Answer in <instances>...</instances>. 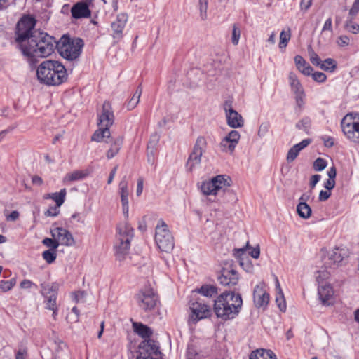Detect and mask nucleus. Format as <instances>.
<instances>
[{
  "mask_svg": "<svg viewBox=\"0 0 359 359\" xmlns=\"http://www.w3.org/2000/svg\"><path fill=\"white\" fill-rule=\"evenodd\" d=\"M35 24L34 18L24 17L18 22L15 32L18 48L31 68L35 67L39 58L50 55L56 46L55 39L35 29Z\"/></svg>",
  "mask_w": 359,
  "mask_h": 359,
  "instance_id": "1",
  "label": "nucleus"
},
{
  "mask_svg": "<svg viewBox=\"0 0 359 359\" xmlns=\"http://www.w3.org/2000/svg\"><path fill=\"white\" fill-rule=\"evenodd\" d=\"M242 305L243 299L240 294L224 292L214 301L213 310L217 318L226 321L239 314Z\"/></svg>",
  "mask_w": 359,
  "mask_h": 359,
  "instance_id": "2",
  "label": "nucleus"
},
{
  "mask_svg": "<svg viewBox=\"0 0 359 359\" xmlns=\"http://www.w3.org/2000/svg\"><path fill=\"white\" fill-rule=\"evenodd\" d=\"M36 76L41 83L48 86H57L67 79V69L57 60H47L37 68Z\"/></svg>",
  "mask_w": 359,
  "mask_h": 359,
  "instance_id": "3",
  "label": "nucleus"
},
{
  "mask_svg": "<svg viewBox=\"0 0 359 359\" xmlns=\"http://www.w3.org/2000/svg\"><path fill=\"white\" fill-rule=\"evenodd\" d=\"M114 121V116L111 105L109 102L105 101L99 116V128L93 133L91 140L95 142H102L104 138H110L109 127L113 125Z\"/></svg>",
  "mask_w": 359,
  "mask_h": 359,
  "instance_id": "4",
  "label": "nucleus"
},
{
  "mask_svg": "<svg viewBox=\"0 0 359 359\" xmlns=\"http://www.w3.org/2000/svg\"><path fill=\"white\" fill-rule=\"evenodd\" d=\"M83 45L81 39H71L66 36H63L57 44L60 55L70 61L76 60L80 56Z\"/></svg>",
  "mask_w": 359,
  "mask_h": 359,
  "instance_id": "5",
  "label": "nucleus"
},
{
  "mask_svg": "<svg viewBox=\"0 0 359 359\" xmlns=\"http://www.w3.org/2000/svg\"><path fill=\"white\" fill-rule=\"evenodd\" d=\"M231 179L226 175H219L210 180L202 182L201 191L204 195L216 196L222 189L229 188L231 185Z\"/></svg>",
  "mask_w": 359,
  "mask_h": 359,
  "instance_id": "6",
  "label": "nucleus"
},
{
  "mask_svg": "<svg viewBox=\"0 0 359 359\" xmlns=\"http://www.w3.org/2000/svg\"><path fill=\"white\" fill-rule=\"evenodd\" d=\"M135 298L139 307L145 311L153 310L158 302V295L150 286L142 288Z\"/></svg>",
  "mask_w": 359,
  "mask_h": 359,
  "instance_id": "7",
  "label": "nucleus"
},
{
  "mask_svg": "<svg viewBox=\"0 0 359 359\" xmlns=\"http://www.w3.org/2000/svg\"><path fill=\"white\" fill-rule=\"evenodd\" d=\"M189 309L191 313L189 315V321L193 324L197 323L202 319L208 318L211 314L210 306L200 298L190 300Z\"/></svg>",
  "mask_w": 359,
  "mask_h": 359,
  "instance_id": "8",
  "label": "nucleus"
},
{
  "mask_svg": "<svg viewBox=\"0 0 359 359\" xmlns=\"http://www.w3.org/2000/svg\"><path fill=\"white\" fill-rule=\"evenodd\" d=\"M350 252L348 248H330L323 260L329 267H338L348 262Z\"/></svg>",
  "mask_w": 359,
  "mask_h": 359,
  "instance_id": "9",
  "label": "nucleus"
},
{
  "mask_svg": "<svg viewBox=\"0 0 359 359\" xmlns=\"http://www.w3.org/2000/svg\"><path fill=\"white\" fill-rule=\"evenodd\" d=\"M341 126L347 138L354 142H359V116L347 114L342 118Z\"/></svg>",
  "mask_w": 359,
  "mask_h": 359,
  "instance_id": "10",
  "label": "nucleus"
},
{
  "mask_svg": "<svg viewBox=\"0 0 359 359\" xmlns=\"http://www.w3.org/2000/svg\"><path fill=\"white\" fill-rule=\"evenodd\" d=\"M155 242L157 247H174V238L163 219H160L156 226Z\"/></svg>",
  "mask_w": 359,
  "mask_h": 359,
  "instance_id": "11",
  "label": "nucleus"
},
{
  "mask_svg": "<svg viewBox=\"0 0 359 359\" xmlns=\"http://www.w3.org/2000/svg\"><path fill=\"white\" fill-rule=\"evenodd\" d=\"M58 287L59 285L56 283L41 284V293L45 298L46 309L55 310V307H57L56 301Z\"/></svg>",
  "mask_w": 359,
  "mask_h": 359,
  "instance_id": "12",
  "label": "nucleus"
},
{
  "mask_svg": "<svg viewBox=\"0 0 359 359\" xmlns=\"http://www.w3.org/2000/svg\"><path fill=\"white\" fill-rule=\"evenodd\" d=\"M207 142L204 137L200 136L197 138L194 149L187 163V167L189 172H191L196 165L201 161V156L206 147Z\"/></svg>",
  "mask_w": 359,
  "mask_h": 359,
  "instance_id": "13",
  "label": "nucleus"
},
{
  "mask_svg": "<svg viewBox=\"0 0 359 359\" xmlns=\"http://www.w3.org/2000/svg\"><path fill=\"white\" fill-rule=\"evenodd\" d=\"M140 354L136 359H158L154 358L153 355L158 357L161 355L159 347L156 343L151 339L144 340L139 345Z\"/></svg>",
  "mask_w": 359,
  "mask_h": 359,
  "instance_id": "14",
  "label": "nucleus"
},
{
  "mask_svg": "<svg viewBox=\"0 0 359 359\" xmlns=\"http://www.w3.org/2000/svg\"><path fill=\"white\" fill-rule=\"evenodd\" d=\"M266 287V284L264 282H260L255 285L253 290V302L256 308L265 309L269 302V294Z\"/></svg>",
  "mask_w": 359,
  "mask_h": 359,
  "instance_id": "15",
  "label": "nucleus"
},
{
  "mask_svg": "<svg viewBox=\"0 0 359 359\" xmlns=\"http://www.w3.org/2000/svg\"><path fill=\"white\" fill-rule=\"evenodd\" d=\"M51 234L55 241V245L53 247H58L59 245L70 246L74 243L71 233L62 227L52 229Z\"/></svg>",
  "mask_w": 359,
  "mask_h": 359,
  "instance_id": "16",
  "label": "nucleus"
},
{
  "mask_svg": "<svg viewBox=\"0 0 359 359\" xmlns=\"http://www.w3.org/2000/svg\"><path fill=\"white\" fill-rule=\"evenodd\" d=\"M224 109L226 112L227 124L233 128H241L244 121L241 115L232 108L231 102L226 101L224 104Z\"/></svg>",
  "mask_w": 359,
  "mask_h": 359,
  "instance_id": "17",
  "label": "nucleus"
},
{
  "mask_svg": "<svg viewBox=\"0 0 359 359\" xmlns=\"http://www.w3.org/2000/svg\"><path fill=\"white\" fill-rule=\"evenodd\" d=\"M251 248H235L233 255L238 259L240 266L246 271L252 269V264L250 260L248 250Z\"/></svg>",
  "mask_w": 359,
  "mask_h": 359,
  "instance_id": "18",
  "label": "nucleus"
},
{
  "mask_svg": "<svg viewBox=\"0 0 359 359\" xmlns=\"http://www.w3.org/2000/svg\"><path fill=\"white\" fill-rule=\"evenodd\" d=\"M220 284L225 286H233L238 283V274L234 269H224L218 278Z\"/></svg>",
  "mask_w": 359,
  "mask_h": 359,
  "instance_id": "19",
  "label": "nucleus"
},
{
  "mask_svg": "<svg viewBox=\"0 0 359 359\" xmlns=\"http://www.w3.org/2000/svg\"><path fill=\"white\" fill-rule=\"evenodd\" d=\"M127 22V15L120 13L117 15L115 21L112 22L111 27L113 31V38L119 40L122 38V32Z\"/></svg>",
  "mask_w": 359,
  "mask_h": 359,
  "instance_id": "20",
  "label": "nucleus"
},
{
  "mask_svg": "<svg viewBox=\"0 0 359 359\" xmlns=\"http://www.w3.org/2000/svg\"><path fill=\"white\" fill-rule=\"evenodd\" d=\"M334 291L330 285L322 284L318 287V295L323 305H330L333 302Z\"/></svg>",
  "mask_w": 359,
  "mask_h": 359,
  "instance_id": "21",
  "label": "nucleus"
},
{
  "mask_svg": "<svg viewBox=\"0 0 359 359\" xmlns=\"http://www.w3.org/2000/svg\"><path fill=\"white\" fill-rule=\"evenodd\" d=\"M118 240L121 245L126 244V245H130V241L134 236V230L128 223H126L123 226L118 227Z\"/></svg>",
  "mask_w": 359,
  "mask_h": 359,
  "instance_id": "22",
  "label": "nucleus"
},
{
  "mask_svg": "<svg viewBox=\"0 0 359 359\" xmlns=\"http://www.w3.org/2000/svg\"><path fill=\"white\" fill-rule=\"evenodd\" d=\"M310 143V139H305L291 147L287 154V161L288 163L294 161L298 156L301 150L306 147Z\"/></svg>",
  "mask_w": 359,
  "mask_h": 359,
  "instance_id": "23",
  "label": "nucleus"
},
{
  "mask_svg": "<svg viewBox=\"0 0 359 359\" xmlns=\"http://www.w3.org/2000/svg\"><path fill=\"white\" fill-rule=\"evenodd\" d=\"M72 17L74 18H89L90 11L85 3H77L71 9Z\"/></svg>",
  "mask_w": 359,
  "mask_h": 359,
  "instance_id": "24",
  "label": "nucleus"
},
{
  "mask_svg": "<svg viewBox=\"0 0 359 359\" xmlns=\"http://www.w3.org/2000/svg\"><path fill=\"white\" fill-rule=\"evenodd\" d=\"M107 138H104L102 141H104L106 143H109L110 141L108 140ZM123 144V138L121 137H118L113 139L112 142H111L110 148L108 149L107 152V157L108 159H111L114 158L120 151Z\"/></svg>",
  "mask_w": 359,
  "mask_h": 359,
  "instance_id": "25",
  "label": "nucleus"
},
{
  "mask_svg": "<svg viewBox=\"0 0 359 359\" xmlns=\"http://www.w3.org/2000/svg\"><path fill=\"white\" fill-rule=\"evenodd\" d=\"M294 62L297 68L306 76H310L311 72L313 71L310 65L308 64L307 62L300 55L295 56Z\"/></svg>",
  "mask_w": 359,
  "mask_h": 359,
  "instance_id": "26",
  "label": "nucleus"
},
{
  "mask_svg": "<svg viewBox=\"0 0 359 359\" xmlns=\"http://www.w3.org/2000/svg\"><path fill=\"white\" fill-rule=\"evenodd\" d=\"M249 359H277L271 350L257 349L250 355Z\"/></svg>",
  "mask_w": 359,
  "mask_h": 359,
  "instance_id": "27",
  "label": "nucleus"
},
{
  "mask_svg": "<svg viewBox=\"0 0 359 359\" xmlns=\"http://www.w3.org/2000/svg\"><path fill=\"white\" fill-rule=\"evenodd\" d=\"M88 174V170H74L72 172L67 174L63 181L67 182L80 180L87 177Z\"/></svg>",
  "mask_w": 359,
  "mask_h": 359,
  "instance_id": "28",
  "label": "nucleus"
},
{
  "mask_svg": "<svg viewBox=\"0 0 359 359\" xmlns=\"http://www.w3.org/2000/svg\"><path fill=\"white\" fill-rule=\"evenodd\" d=\"M194 292L199 293L206 297H212L216 296L218 293L217 288L215 286L210 285H203L201 288Z\"/></svg>",
  "mask_w": 359,
  "mask_h": 359,
  "instance_id": "29",
  "label": "nucleus"
},
{
  "mask_svg": "<svg viewBox=\"0 0 359 359\" xmlns=\"http://www.w3.org/2000/svg\"><path fill=\"white\" fill-rule=\"evenodd\" d=\"M289 80L292 90L295 95L304 93L303 87L296 74L291 72L289 75Z\"/></svg>",
  "mask_w": 359,
  "mask_h": 359,
  "instance_id": "30",
  "label": "nucleus"
},
{
  "mask_svg": "<svg viewBox=\"0 0 359 359\" xmlns=\"http://www.w3.org/2000/svg\"><path fill=\"white\" fill-rule=\"evenodd\" d=\"M133 327L136 333L142 338H148L152 334L151 330L141 323H133Z\"/></svg>",
  "mask_w": 359,
  "mask_h": 359,
  "instance_id": "31",
  "label": "nucleus"
},
{
  "mask_svg": "<svg viewBox=\"0 0 359 359\" xmlns=\"http://www.w3.org/2000/svg\"><path fill=\"white\" fill-rule=\"evenodd\" d=\"M297 212L299 216L303 219H308L311 215V208L305 202H299L297 206Z\"/></svg>",
  "mask_w": 359,
  "mask_h": 359,
  "instance_id": "32",
  "label": "nucleus"
},
{
  "mask_svg": "<svg viewBox=\"0 0 359 359\" xmlns=\"http://www.w3.org/2000/svg\"><path fill=\"white\" fill-rule=\"evenodd\" d=\"M276 288L279 297L276 299V304L280 311H285L286 309V303L284 299L283 292L280 288V285L277 277H276Z\"/></svg>",
  "mask_w": 359,
  "mask_h": 359,
  "instance_id": "33",
  "label": "nucleus"
},
{
  "mask_svg": "<svg viewBox=\"0 0 359 359\" xmlns=\"http://www.w3.org/2000/svg\"><path fill=\"white\" fill-rule=\"evenodd\" d=\"M142 93V88L141 86H139L135 92L134 93L131 99L126 104V107L128 110L133 109L140 102V98Z\"/></svg>",
  "mask_w": 359,
  "mask_h": 359,
  "instance_id": "34",
  "label": "nucleus"
},
{
  "mask_svg": "<svg viewBox=\"0 0 359 359\" xmlns=\"http://www.w3.org/2000/svg\"><path fill=\"white\" fill-rule=\"evenodd\" d=\"M119 190L121 194V202L128 201V180L126 176H124L119 183Z\"/></svg>",
  "mask_w": 359,
  "mask_h": 359,
  "instance_id": "35",
  "label": "nucleus"
},
{
  "mask_svg": "<svg viewBox=\"0 0 359 359\" xmlns=\"http://www.w3.org/2000/svg\"><path fill=\"white\" fill-rule=\"evenodd\" d=\"M236 145L234 142H230L226 137L222 140L219 144L222 151L229 154L233 153Z\"/></svg>",
  "mask_w": 359,
  "mask_h": 359,
  "instance_id": "36",
  "label": "nucleus"
},
{
  "mask_svg": "<svg viewBox=\"0 0 359 359\" xmlns=\"http://www.w3.org/2000/svg\"><path fill=\"white\" fill-rule=\"evenodd\" d=\"M222 191L224 196V202L235 204L238 201L236 192L230 189L229 187L222 189Z\"/></svg>",
  "mask_w": 359,
  "mask_h": 359,
  "instance_id": "37",
  "label": "nucleus"
},
{
  "mask_svg": "<svg viewBox=\"0 0 359 359\" xmlns=\"http://www.w3.org/2000/svg\"><path fill=\"white\" fill-rule=\"evenodd\" d=\"M116 259L118 262L126 261L128 259H131L128 248H116L114 252Z\"/></svg>",
  "mask_w": 359,
  "mask_h": 359,
  "instance_id": "38",
  "label": "nucleus"
},
{
  "mask_svg": "<svg viewBox=\"0 0 359 359\" xmlns=\"http://www.w3.org/2000/svg\"><path fill=\"white\" fill-rule=\"evenodd\" d=\"M57 248H48L42 253L44 260L48 264L53 263L57 257Z\"/></svg>",
  "mask_w": 359,
  "mask_h": 359,
  "instance_id": "39",
  "label": "nucleus"
},
{
  "mask_svg": "<svg viewBox=\"0 0 359 359\" xmlns=\"http://www.w3.org/2000/svg\"><path fill=\"white\" fill-rule=\"evenodd\" d=\"M344 28L348 32H350L353 34L359 33V25L355 22H353V18H348L345 23Z\"/></svg>",
  "mask_w": 359,
  "mask_h": 359,
  "instance_id": "40",
  "label": "nucleus"
},
{
  "mask_svg": "<svg viewBox=\"0 0 359 359\" xmlns=\"http://www.w3.org/2000/svg\"><path fill=\"white\" fill-rule=\"evenodd\" d=\"M66 194L67 191L65 188L61 189L60 192L53 193L52 200L55 202L57 207H60L63 204L65 200Z\"/></svg>",
  "mask_w": 359,
  "mask_h": 359,
  "instance_id": "41",
  "label": "nucleus"
},
{
  "mask_svg": "<svg viewBox=\"0 0 359 359\" xmlns=\"http://www.w3.org/2000/svg\"><path fill=\"white\" fill-rule=\"evenodd\" d=\"M290 38L291 29L288 28L287 31L283 30L280 34V48H285L287 45L288 41L290 40Z\"/></svg>",
  "mask_w": 359,
  "mask_h": 359,
  "instance_id": "42",
  "label": "nucleus"
},
{
  "mask_svg": "<svg viewBox=\"0 0 359 359\" xmlns=\"http://www.w3.org/2000/svg\"><path fill=\"white\" fill-rule=\"evenodd\" d=\"M319 67L325 71L332 72L337 67V62L332 58H327L323 62L321 61Z\"/></svg>",
  "mask_w": 359,
  "mask_h": 359,
  "instance_id": "43",
  "label": "nucleus"
},
{
  "mask_svg": "<svg viewBox=\"0 0 359 359\" xmlns=\"http://www.w3.org/2000/svg\"><path fill=\"white\" fill-rule=\"evenodd\" d=\"M241 36V29L238 24H233L232 27L231 42L233 45H238Z\"/></svg>",
  "mask_w": 359,
  "mask_h": 359,
  "instance_id": "44",
  "label": "nucleus"
},
{
  "mask_svg": "<svg viewBox=\"0 0 359 359\" xmlns=\"http://www.w3.org/2000/svg\"><path fill=\"white\" fill-rule=\"evenodd\" d=\"M15 284V279L0 281V290L3 292L10 290Z\"/></svg>",
  "mask_w": 359,
  "mask_h": 359,
  "instance_id": "45",
  "label": "nucleus"
},
{
  "mask_svg": "<svg viewBox=\"0 0 359 359\" xmlns=\"http://www.w3.org/2000/svg\"><path fill=\"white\" fill-rule=\"evenodd\" d=\"M327 166V162L322 158H318L313 163V169L316 171H321Z\"/></svg>",
  "mask_w": 359,
  "mask_h": 359,
  "instance_id": "46",
  "label": "nucleus"
},
{
  "mask_svg": "<svg viewBox=\"0 0 359 359\" xmlns=\"http://www.w3.org/2000/svg\"><path fill=\"white\" fill-rule=\"evenodd\" d=\"M309 55L311 62L317 67H319L321 62L320 58L318 55L313 50V49L310 47L309 49Z\"/></svg>",
  "mask_w": 359,
  "mask_h": 359,
  "instance_id": "47",
  "label": "nucleus"
},
{
  "mask_svg": "<svg viewBox=\"0 0 359 359\" xmlns=\"http://www.w3.org/2000/svg\"><path fill=\"white\" fill-rule=\"evenodd\" d=\"M310 76H312L314 81L319 83H323L327 79V76L324 73L320 72H312Z\"/></svg>",
  "mask_w": 359,
  "mask_h": 359,
  "instance_id": "48",
  "label": "nucleus"
},
{
  "mask_svg": "<svg viewBox=\"0 0 359 359\" xmlns=\"http://www.w3.org/2000/svg\"><path fill=\"white\" fill-rule=\"evenodd\" d=\"M208 8V0H199V9L202 20L206 18V11Z\"/></svg>",
  "mask_w": 359,
  "mask_h": 359,
  "instance_id": "49",
  "label": "nucleus"
},
{
  "mask_svg": "<svg viewBox=\"0 0 359 359\" xmlns=\"http://www.w3.org/2000/svg\"><path fill=\"white\" fill-rule=\"evenodd\" d=\"M310 123L311 121L309 118H304L296 124V127L299 130H306L309 128Z\"/></svg>",
  "mask_w": 359,
  "mask_h": 359,
  "instance_id": "50",
  "label": "nucleus"
},
{
  "mask_svg": "<svg viewBox=\"0 0 359 359\" xmlns=\"http://www.w3.org/2000/svg\"><path fill=\"white\" fill-rule=\"evenodd\" d=\"M229 139L230 142H233L235 144H238L241 135L240 133L236 130H231L228 133L226 136Z\"/></svg>",
  "mask_w": 359,
  "mask_h": 359,
  "instance_id": "51",
  "label": "nucleus"
},
{
  "mask_svg": "<svg viewBox=\"0 0 359 359\" xmlns=\"http://www.w3.org/2000/svg\"><path fill=\"white\" fill-rule=\"evenodd\" d=\"M337 43L340 47L347 46L350 43V38L346 35H341L337 38Z\"/></svg>",
  "mask_w": 359,
  "mask_h": 359,
  "instance_id": "52",
  "label": "nucleus"
},
{
  "mask_svg": "<svg viewBox=\"0 0 359 359\" xmlns=\"http://www.w3.org/2000/svg\"><path fill=\"white\" fill-rule=\"evenodd\" d=\"M304 97H305L304 93L295 95V100H296L297 107L299 108V111H301L303 109V107H304Z\"/></svg>",
  "mask_w": 359,
  "mask_h": 359,
  "instance_id": "53",
  "label": "nucleus"
},
{
  "mask_svg": "<svg viewBox=\"0 0 359 359\" xmlns=\"http://www.w3.org/2000/svg\"><path fill=\"white\" fill-rule=\"evenodd\" d=\"M269 124L267 123H263L260 125L258 130V135L259 137L264 136L269 131Z\"/></svg>",
  "mask_w": 359,
  "mask_h": 359,
  "instance_id": "54",
  "label": "nucleus"
},
{
  "mask_svg": "<svg viewBox=\"0 0 359 359\" xmlns=\"http://www.w3.org/2000/svg\"><path fill=\"white\" fill-rule=\"evenodd\" d=\"M57 205L49 208L46 212L45 215L46 217L57 216L59 214V208Z\"/></svg>",
  "mask_w": 359,
  "mask_h": 359,
  "instance_id": "55",
  "label": "nucleus"
},
{
  "mask_svg": "<svg viewBox=\"0 0 359 359\" xmlns=\"http://www.w3.org/2000/svg\"><path fill=\"white\" fill-rule=\"evenodd\" d=\"M359 12V3L354 1L351 8L349 11V18H353Z\"/></svg>",
  "mask_w": 359,
  "mask_h": 359,
  "instance_id": "56",
  "label": "nucleus"
},
{
  "mask_svg": "<svg viewBox=\"0 0 359 359\" xmlns=\"http://www.w3.org/2000/svg\"><path fill=\"white\" fill-rule=\"evenodd\" d=\"M325 31H329L330 32H332V24L331 18H329L324 23V25L322 29V32H325Z\"/></svg>",
  "mask_w": 359,
  "mask_h": 359,
  "instance_id": "57",
  "label": "nucleus"
},
{
  "mask_svg": "<svg viewBox=\"0 0 359 359\" xmlns=\"http://www.w3.org/2000/svg\"><path fill=\"white\" fill-rule=\"evenodd\" d=\"M143 184H144V180L142 177H140L137 180V195L140 196L142 193L143 191Z\"/></svg>",
  "mask_w": 359,
  "mask_h": 359,
  "instance_id": "58",
  "label": "nucleus"
},
{
  "mask_svg": "<svg viewBox=\"0 0 359 359\" xmlns=\"http://www.w3.org/2000/svg\"><path fill=\"white\" fill-rule=\"evenodd\" d=\"M331 195V193L329 191H320L319 194V200L321 201H325L327 200Z\"/></svg>",
  "mask_w": 359,
  "mask_h": 359,
  "instance_id": "59",
  "label": "nucleus"
},
{
  "mask_svg": "<svg viewBox=\"0 0 359 359\" xmlns=\"http://www.w3.org/2000/svg\"><path fill=\"white\" fill-rule=\"evenodd\" d=\"M32 286L36 287V285L29 280H24L20 283V287L23 289H29Z\"/></svg>",
  "mask_w": 359,
  "mask_h": 359,
  "instance_id": "60",
  "label": "nucleus"
},
{
  "mask_svg": "<svg viewBox=\"0 0 359 359\" xmlns=\"http://www.w3.org/2000/svg\"><path fill=\"white\" fill-rule=\"evenodd\" d=\"M334 186H335V180L330 179V178L327 180L324 184L325 188H326L329 191L332 189L334 187Z\"/></svg>",
  "mask_w": 359,
  "mask_h": 359,
  "instance_id": "61",
  "label": "nucleus"
},
{
  "mask_svg": "<svg viewBox=\"0 0 359 359\" xmlns=\"http://www.w3.org/2000/svg\"><path fill=\"white\" fill-rule=\"evenodd\" d=\"M260 248H251L248 250L249 255L252 258L257 259L260 255Z\"/></svg>",
  "mask_w": 359,
  "mask_h": 359,
  "instance_id": "62",
  "label": "nucleus"
},
{
  "mask_svg": "<svg viewBox=\"0 0 359 359\" xmlns=\"http://www.w3.org/2000/svg\"><path fill=\"white\" fill-rule=\"evenodd\" d=\"M320 179V175H313L311 177V180H310V187L313 189L315 187V186L316 185V184L319 182Z\"/></svg>",
  "mask_w": 359,
  "mask_h": 359,
  "instance_id": "63",
  "label": "nucleus"
},
{
  "mask_svg": "<svg viewBox=\"0 0 359 359\" xmlns=\"http://www.w3.org/2000/svg\"><path fill=\"white\" fill-rule=\"evenodd\" d=\"M312 4V0H302L300 7L302 9L308 10Z\"/></svg>",
  "mask_w": 359,
  "mask_h": 359,
  "instance_id": "64",
  "label": "nucleus"
}]
</instances>
